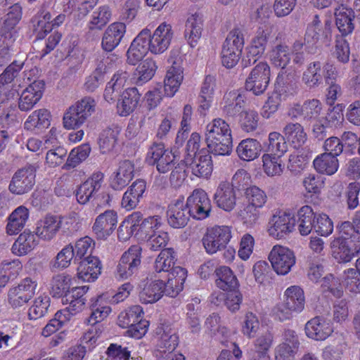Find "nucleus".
<instances>
[{"mask_svg":"<svg viewBox=\"0 0 360 360\" xmlns=\"http://www.w3.org/2000/svg\"><path fill=\"white\" fill-rule=\"evenodd\" d=\"M205 141L209 151L214 155H229L233 146L229 124L221 118L214 119L206 126Z\"/></svg>","mask_w":360,"mask_h":360,"instance_id":"nucleus-1","label":"nucleus"},{"mask_svg":"<svg viewBox=\"0 0 360 360\" xmlns=\"http://www.w3.org/2000/svg\"><path fill=\"white\" fill-rule=\"evenodd\" d=\"M143 309L139 305H134L122 311L118 316V325L127 328V333L136 339L141 338L147 332L148 323L143 320Z\"/></svg>","mask_w":360,"mask_h":360,"instance_id":"nucleus-2","label":"nucleus"},{"mask_svg":"<svg viewBox=\"0 0 360 360\" xmlns=\"http://www.w3.org/2000/svg\"><path fill=\"white\" fill-rule=\"evenodd\" d=\"M274 30V26L271 23H264L259 26L248 48L247 59L243 60L245 66L255 64L264 53L268 41L271 37Z\"/></svg>","mask_w":360,"mask_h":360,"instance_id":"nucleus-3","label":"nucleus"},{"mask_svg":"<svg viewBox=\"0 0 360 360\" xmlns=\"http://www.w3.org/2000/svg\"><path fill=\"white\" fill-rule=\"evenodd\" d=\"M244 45L242 32L239 29L231 30L224 41L221 50V63L227 68L234 67L238 62Z\"/></svg>","mask_w":360,"mask_h":360,"instance_id":"nucleus-4","label":"nucleus"},{"mask_svg":"<svg viewBox=\"0 0 360 360\" xmlns=\"http://www.w3.org/2000/svg\"><path fill=\"white\" fill-rule=\"evenodd\" d=\"M36 172L37 167L31 164L17 169L10 181L8 191L16 195L28 193L35 184Z\"/></svg>","mask_w":360,"mask_h":360,"instance_id":"nucleus-5","label":"nucleus"},{"mask_svg":"<svg viewBox=\"0 0 360 360\" xmlns=\"http://www.w3.org/2000/svg\"><path fill=\"white\" fill-rule=\"evenodd\" d=\"M332 21L326 20L321 25L318 15H316L313 21L307 26L304 34V44L306 48L312 51L316 45L321 41L328 43L332 39Z\"/></svg>","mask_w":360,"mask_h":360,"instance_id":"nucleus-6","label":"nucleus"},{"mask_svg":"<svg viewBox=\"0 0 360 360\" xmlns=\"http://www.w3.org/2000/svg\"><path fill=\"white\" fill-rule=\"evenodd\" d=\"M231 238V227L215 226L208 228L202 238V244L209 254H214L224 249Z\"/></svg>","mask_w":360,"mask_h":360,"instance_id":"nucleus-7","label":"nucleus"},{"mask_svg":"<svg viewBox=\"0 0 360 360\" xmlns=\"http://www.w3.org/2000/svg\"><path fill=\"white\" fill-rule=\"evenodd\" d=\"M141 248L131 246L124 252L116 266L115 275L120 279H127L138 271L141 264Z\"/></svg>","mask_w":360,"mask_h":360,"instance_id":"nucleus-8","label":"nucleus"},{"mask_svg":"<svg viewBox=\"0 0 360 360\" xmlns=\"http://www.w3.org/2000/svg\"><path fill=\"white\" fill-rule=\"evenodd\" d=\"M37 283L33 278L27 277L16 286L8 290V302L13 308L18 309L25 305L35 295Z\"/></svg>","mask_w":360,"mask_h":360,"instance_id":"nucleus-9","label":"nucleus"},{"mask_svg":"<svg viewBox=\"0 0 360 360\" xmlns=\"http://www.w3.org/2000/svg\"><path fill=\"white\" fill-rule=\"evenodd\" d=\"M270 75V67L267 63H259L252 69L245 80L246 90L256 96L263 94L269 86Z\"/></svg>","mask_w":360,"mask_h":360,"instance_id":"nucleus-10","label":"nucleus"},{"mask_svg":"<svg viewBox=\"0 0 360 360\" xmlns=\"http://www.w3.org/2000/svg\"><path fill=\"white\" fill-rule=\"evenodd\" d=\"M269 260L276 274L284 276L288 274L295 264L296 258L293 251L289 248L275 245L269 255Z\"/></svg>","mask_w":360,"mask_h":360,"instance_id":"nucleus-11","label":"nucleus"},{"mask_svg":"<svg viewBox=\"0 0 360 360\" xmlns=\"http://www.w3.org/2000/svg\"><path fill=\"white\" fill-rule=\"evenodd\" d=\"M296 219L290 212L280 211L274 214L269 220V234L277 239H281L295 230Z\"/></svg>","mask_w":360,"mask_h":360,"instance_id":"nucleus-12","label":"nucleus"},{"mask_svg":"<svg viewBox=\"0 0 360 360\" xmlns=\"http://www.w3.org/2000/svg\"><path fill=\"white\" fill-rule=\"evenodd\" d=\"M190 214L194 219L202 220L210 216L212 210L210 200L206 192L195 189L187 198L186 203Z\"/></svg>","mask_w":360,"mask_h":360,"instance_id":"nucleus-13","label":"nucleus"},{"mask_svg":"<svg viewBox=\"0 0 360 360\" xmlns=\"http://www.w3.org/2000/svg\"><path fill=\"white\" fill-rule=\"evenodd\" d=\"M174 158L172 151L165 149L162 143H154L149 148L146 160L148 164L155 165L158 171L164 174L172 169Z\"/></svg>","mask_w":360,"mask_h":360,"instance_id":"nucleus-14","label":"nucleus"},{"mask_svg":"<svg viewBox=\"0 0 360 360\" xmlns=\"http://www.w3.org/2000/svg\"><path fill=\"white\" fill-rule=\"evenodd\" d=\"M184 162L192 174L198 178H208L212 172V157L204 149L195 157L185 156Z\"/></svg>","mask_w":360,"mask_h":360,"instance_id":"nucleus-15","label":"nucleus"},{"mask_svg":"<svg viewBox=\"0 0 360 360\" xmlns=\"http://www.w3.org/2000/svg\"><path fill=\"white\" fill-rule=\"evenodd\" d=\"M117 224V213L114 210H108L96 218L92 230L98 239H106L112 233Z\"/></svg>","mask_w":360,"mask_h":360,"instance_id":"nucleus-16","label":"nucleus"},{"mask_svg":"<svg viewBox=\"0 0 360 360\" xmlns=\"http://www.w3.org/2000/svg\"><path fill=\"white\" fill-rule=\"evenodd\" d=\"M44 86V81L37 80L23 90L18 101L19 109L25 112L32 109L41 98Z\"/></svg>","mask_w":360,"mask_h":360,"instance_id":"nucleus-17","label":"nucleus"},{"mask_svg":"<svg viewBox=\"0 0 360 360\" xmlns=\"http://www.w3.org/2000/svg\"><path fill=\"white\" fill-rule=\"evenodd\" d=\"M213 200L218 207L226 212H231L235 208L236 194L230 182H220L214 194Z\"/></svg>","mask_w":360,"mask_h":360,"instance_id":"nucleus-18","label":"nucleus"},{"mask_svg":"<svg viewBox=\"0 0 360 360\" xmlns=\"http://www.w3.org/2000/svg\"><path fill=\"white\" fill-rule=\"evenodd\" d=\"M188 206L182 200H177L171 203L167 210L168 224L174 229L185 227L191 217Z\"/></svg>","mask_w":360,"mask_h":360,"instance_id":"nucleus-19","label":"nucleus"},{"mask_svg":"<svg viewBox=\"0 0 360 360\" xmlns=\"http://www.w3.org/2000/svg\"><path fill=\"white\" fill-rule=\"evenodd\" d=\"M172 25L165 22H162L155 30L150 39V52L160 54L165 51L173 37Z\"/></svg>","mask_w":360,"mask_h":360,"instance_id":"nucleus-20","label":"nucleus"},{"mask_svg":"<svg viewBox=\"0 0 360 360\" xmlns=\"http://www.w3.org/2000/svg\"><path fill=\"white\" fill-rule=\"evenodd\" d=\"M134 176V165L128 160L121 161L117 169L110 178V186L115 191H120L132 180Z\"/></svg>","mask_w":360,"mask_h":360,"instance_id":"nucleus-21","label":"nucleus"},{"mask_svg":"<svg viewBox=\"0 0 360 360\" xmlns=\"http://www.w3.org/2000/svg\"><path fill=\"white\" fill-rule=\"evenodd\" d=\"M126 33V25L123 22L111 23L104 31L101 47L108 52L113 51L121 42Z\"/></svg>","mask_w":360,"mask_h":360,"instance_id":"nucleus-22","label":"nucleus"},{"mask_svg":"<svg viewBox=\"0 0 360 360\" xmlns=\"http://www.w3.org/2000/svg\"><path fill=\"white\" fill-rule=\"evenodd\" d=\"M103 174L96 172L82 184L77 190L76 196L80 204H85L94 198L101 188Z\"/></svg>","mask_w":360,"mask_h":360,"instance_id":"nucleus-23","label":"nucleus"},{"mask_svg":"<svg viewBox=\"0 0 360 360\" xmlns=\"http://www.w3.org/2000/svg\"><path fill=\"white\" fill-rule=\"evenodd\" d=\"M187 276V271L176 266L167 274V281H164L163 290L165 295L175 297L183 290L184 283Z\"/></svg>","mask_w":360,"mask_h":360,"instance_id":"nucleus-24","label":"nucleus"},{"mask_svg":"<svg viewBox=\"0 0 360 360\" xmlns=\"http://www.w3.org/2000/svg\"><path fill=\"white\" fill-rule=\"evenodd\" d=\"M102 264L96 257L90 256L80 262L77 276L83 281H94L101 273Z\"/></svg>","mask_w":360,"mask_h":360,"instance_id":"nucleus-25","label":"nucleus"},{"mask_svg":"<svg viewBox=\"0 0 360 360\" xmlns=\"http://www.w3.org/2000/svg\"><path fill=\"white\" fill-rule=\"evenodd\" d=\"M305 331L309 338L316 340H323L330 335L333 329L328 321L316 316L307 323Z\"/></svg>","mask_w":360,"mask_h":360,"instance_id":"nucleus-26","label":"nucleus"},{"mask_svg":"<svg viewBox=\"0 0 360 360\" xmlns=\"http://www.w3.org/2000/svg\"><path fill=\"white\" fill-rule=\"evenodd\" d=\"M146 188L144 180L135 181L124 193L121 205L127 210L134 209L140 202Z\"/></svg>","mask_w":360,"mask_h":360,"instance_id":"nucleus-27","label":"nucleus"},{"mask_svg":"<svg viewBox=\"0 0 360 360\" xmlns=\"http://www.w3.org/2000/svg\"><path fill=\"white\" fill-rule=\"evenodd\" d=\"M138 90L135 87L128 88L122 94L118 100L117 112L121 116H127L134 111L140 101Z\"/></svg>","mask_w":360,"mask_h":360,"instance_id":"nucleus-28","label":"nucleus"},{"mask_svg":"<svg viewBox=\"0 0 360 360\" xmlns=\"http://www.w3.org/2000/svg\"><path fill=\"white\" fill-rule=\"evenodd\" d=\"M282 133L295 148H300L307 140L304 127L298 122H287L283 128Z\"/></svg>","mask_w":360,"mask_h":360,"instance_id":"nucleus-29","label":"nucleus"},{"mask_svg":"<svg viewBox=\"0 0 360 360\" xmlns=\"http://www.w3.org/2000/svg\"><path fill=\"white\" fill-rule=\"evenodd\" d=\"M184 79L183 68L176 62L168 69L165 80L164 88L167 96L172 97L178 91Z\"/></svg>","mask_w":360,"mask_h":360,"instance_id":"nucleus-30","label":"nucleus"},{"mask_svg":"<svg viewBox=\"0 0 360 360\" xmlns=\"http://www.w3.org/2000/svg\"><path fill=\"white\" fill-rule=\"evenodd\" d=\"M297 83L293 75L281 70L276 78L275 92L283 98L293 96L297 91Z\"/></svg>","mask_w":360,"mask_h":360,"instance_id":"nucleus-31","label":"nucleus"},{"mask_svg":"<svg viewBox=\"0 0 360 360\" xmlns=\"http://www.w3.org/2000/svg\"><path fill=\"white\" fill-rule=\"evenodd\" d=\"M202 15L199 13L191 15L186 22L184 35L191 47H194L201 37Z\"/></svg>","mask_w":360,"mask_h":360,"instance_id":"nucleus-32","label":"nucleus"},{"mask_svg":"<svg viewBox=\"0 0 360 360\" xmlns=\"http://www.w3.org/2000/svg\"><path fill=\"white\" fill-rule=\"evenodd\" d=\"M61 226V220L56 216L47 215L39 223L36 235L45 240L52 239Z\"/></svg>","mask_w":360,"mask_h":360,"instance_id":"nucleus-33","label":"nucleus"},{"mask_svg":"<svg viewBox=\"0 0 360 360\" xmlns=\"http://www.w3.org/2000/svg\"><path fill=\"white\" fill-rule=\"evenodd\" d=\"M223 101L221 109L223 114L226 117H234L236 115L241 112L244 105V98L238 91H233L226 93L224 96Z\"/></svg>","mask_w":360,"mask_h":360,"instance_id":"nucleus-34","label":"nucleus"},{"mask_svg":"<svg viewBox=\"0 0 360 360\" xmlns=\"http://www.w3.org/2000/svg\"><path fill=\"white\" fill-rule=\"evenodd\" d=\"M215 284L224 291H233L238 286L236 276L232 270L226 266H222L215 270Z\"/></svg>","mask_w":360,"mask_h":360,"instance_id":"nucleus-35","label":"nucleus"},{"mask_svg":"<svg viewBox=\"0 0 360 360\" xmlns=\"http://www.w3.org/2000/svg\"><path fill=\"white\" fill-rule=\"evenodd\" d=\"M29 217V210L25 206L17 207L9 216L6 225L8 235L18 233L25 226Z\"/></svg>","mask_w":360,"mask_h":360,"instance_id":"nucleus-36","label":"nucleus"},{"mask_svg":"<svg viewBox=\"0 0 360 360\" xmlns=\"http://www.w3.org/2000/svg\"><path fill=\"white\" fill-rule=\"evenodd\" d=\"M163 285L164 281L160 279H155L149 283H146L139 292L140 301L144 304L157 302L165 294Z\"/></svg>","mask_w":360,"mask_h":360,"instance_id":"nucleus-37","label":"nucleus"},{"mask_svg":"<svg viewBox=\"0 0 360 360\" xmlns=\"http://www.w3.org/2000/svg\"><path fill=\"white\" fill-rule=\"evenodd\" d=\"M37 245V236L33 233L24 231L13 244L11 251L17 256H23L32 250Z\"/></svg>","mask_w":360,"mask_h":360,"instance_id":"nucleus-38","label":"nucleus"},{"mask_svg":"<svg viewBox=\"0 0 360 360\" xmlns=\"http://www.w3.org/2000/svg\"><path fill=\"white\" fill-rule=\"evenodd\" d=\"M335 15L337 27L342 34L351 33L354 28L352 22L354 18L353 11L342 5L335 9Z\"/></svg>","mask_w":360,"mask_h":360,"instance_id":"nucleus-39","label":"nucleus"},{"mask_svg":"<svg viewBox=\"0 0 360 360\" xmlns=\"http://www.w3.org/2000/svg\"><path fill=\"white\" fill-rule=\"evenodd\" d=\"M51 113L46 108L33 111L24 123V128L27 130L34 129H46L51 124Z\"/></svg>","mask_w":360,"mask_h":360,"instance_id":"nucleus-40","label":"nucleus"},{"mask_svg":"<svg viewBox=\"0 0 360 360\" xmlns=\"http://www.w3.org/2000/svg\"><path fill=\"white\" fill-rule=\"evenodd\" d=\"M91 314L86 321L89 324L94 326L104 320L110 313L111 309L106 304L103 295L91 299Z\"/></svg>","mask_w":360,"mask_h":360,"instance_id":"nucleus-41","label":"nucleus"},{"mask_svg":"<svg viewBox=\"0 0 360 360\" xmlns=\"http://www.w3.org/2000/svg\"><path fill=\"white\" fill-rule=\"evenodd\" d=\"M261 144L254 139H246L240 142L236 153L238 157L244 161H252L260 154Z\"/></svg>","mask_w":360,"mask_h":360,"instance_id":"nucleus-42","label":"nucleus"},{"mask_svg":"<svg viewBox=\"0 0 360 360\" xmlns=\"http://www.w3.org/2000/svg\"><path fill=\"white\" fill-rule=\"evenodd\" d=\"M157 333L160 334L158 343V351L163 355H170L178 345V337L171 329L165 330L163 327L158 328Z\"/></svg>","mask_w":360,"mask_h":360,"instance_id":"nucleus-43","label":"nucleus"},{"mask_svg":"<svg viewBox=\"0 0 360 360\" xmlns=\"http://www.w3.org/2000/svg\"><path fill=\"white\" fill-rule=\"evenodd\" d=\"M120 131V127L115 126L106 128L101 131L98 143L102 153H108L112 151L117 144Z\"/></svg>","mask_w":360,"mask_h":360,"instance_id":"nucleus-44","label":"nucleus"},{"mask_svg":"<svg viewBox=\"0 0 360 360\" xmlns=\"http://www.w3.org/2000/svg\"><path fill=\"white\" fill-rule=\"evenodd\" d=\"M176 261V256L172 248H165L161 250L155 259L153 269L157 274H167L172 271Z\"/></svg>","mask_w":360,"mask_h":360,"instance_id":"nucleus-45","label":"nucleus"},{"mask_svg":"<svg viewBox=\"0 0 360 360\" xmlns=\"http://www.w3.org/2000/svg\"><path fill=\"white\" fill-rule=\"evenodd\" d=\"M315 214L309 205L302 207L297 212V229L302 236L309 235L314 229Z\"/></svg>","mask_w":360,"mask_h":360,"instance_id":"nucleus-46","label":"nucleus"},{"mask_svg":"<svg viewBox=\"0 0 360 360\" xmlns=\"http://www.w3.org/2000/svg\"><path fill=\"white\" fill-rule=\"evenodd\" d=\"M314 169L320 174L332 175L339 167V162L335 155L322 153L318 155L313 162Z\"/></svg>","mask_w":360,"mask_h":360,"instance_id":"nucleus-47","label":"nucleus"},{"mask_svg":"<svg viewBox=\"0 0 360 360\" xmlns=\"http://www.w3.org/2000/svg\"><path fill=\"white\" fill-rule=\"evenodd\" d=\"M111 17L112 11L110 6H101L91 13L88 27L90 30H101L109 22Z\"/></svg>","mask_w":360,"mask_h":360,"instance_id":"nucleus-48","label":"nucleus"},{"mask_svg":"<svg viewBox=\"0 0 360 360\" xmlns=\"http://www.w3.org/2000/svg\"><path fill=\"white\" fill-rule=\"evenodd\" d=\"M333 257L340 263H347L352 260L354 252L349 248L345 238H338L332 243Z\"/></svg>","mask_w":360,"mask_h":360,"instance_id":"nucleus-49","label":"nucleus"},{"mask_svg":"<svg viewBox=\"0 0 360 360\" xmlns=\"http://www.w3.org/2000/svg\"><path fill=\"white\" fill-rule=\"evenodd\" d=\"M284 297L283 302L295 312H300L304 309V292L300 287L294 285L288 288L285 291Z\"/></svg>","mask_w":360,"mask_h":360,"instance_id":"nucleus-50","label":"nucleus"},{"mask_svg":"<svg viewBox=\"0 0 360 360\" xmlns=\"http://www.w3.org/2000/svg\"><path fill=\"white\" fill-rule=\"evenodd\" d=\"M322 64L319 61L310 63L303 72L302 80L309 88H315L321 84Z\"/></svg>","mask_w":360,"mask_h":360,"instance_id":"nucleus-51","label":"nucleus"},{"mask_svg":"<svg viewBox=\"0 0 360 360\" xmlns=\"http://www.w3.org/2000/svg\"><path fill=\"white\" fill-rule=\"evenodd\" d=\"M291 59V51L285 44H278L270 51L271 63L282 70L289 64Z\"/></svg>","mask_w":360,"mask_h":360,"instance_id":"nucleus-52","label":"nucleus"},{"mask_svg":"<svg viewBox=\"0 0 360 360\" xmlns=\"http://www.w3.org/2000/svg\"><path fill=\"white\" fill-rule=\"evenodd\" d=\"M281 158L269 153L262 155L264 172L269 176H280L283 173L285 165Z\"/></svg>","mask_w":360,"mask_h":360,"instance_id":"nucleus-53","label":"nucleus"},{"mask_svg":"<svg viewBox=\"0 0 360 360\" xmlns=\"http://www.w3.org/2000/svg\"><path fill=\"white\" fill-rule=\"evenodd\" d=\"M70 276L60 274L54 276L51 281V292L53 297H65L71 285Z\"/></svg>","mask_w":360,"mask_h":360,"instance_id":"nucleus-54","label":"nucleus"},{"mask_svg":"<svg viewBox=\"0 0 360 360\" xmlns=\"http://www.w3.org/2000/svg\"><path fill=\"white\" fill-rule=\"evenodd\" d=\"M157 66L155 61L151 59H146L141 62L136 68L134 77L136 79V84L142 85L150 80L154 76Z\"/></svg>","mask_w":360,"mask_h":360,"instance_id":"nucleus-55","label":"nucleus"},{"mask_svg":"<svg viewBox=\"0 0 360 360\" xmlns=\"http://www.w3.org/2000/svg\"><path fill=\"white\" fill-rule=\"evenodd\" d=\"M86 122L75 104L70 106L65 112L63 117V124L66 129H75L79 128Z\"/></svg>","mask_w":360,"mask_h":360,"instance_id":"nucleus-56","label":"nucleus"},{"mask_svg":"<svg viewBox=\"0 0 360 360\" xmlns=\"http://www.w3.org/2000/svg\"><path fill=\"white\" fill-rule=\"evenodd\" d=\"M286 139L283 134L274 131L269 134L267 151L269 154L282 156L288 150Z\"/></svg>","mask_w":360,"mask_h":360,"instance_id":"nucleus-57","label":"nucleus"},{"mask_svg":"<svg viewBox=\"0 0 360 360\" xmlns=\"http://www.w3.org/2000/svg\"><path fill=\"white\" fill-rule=\"evenodd\" d=\"M162 224V218L158 215L144 218L137 228V236L141 238L150 237Z\"/></svg>","mask_w":360,"mask_h":360,"instance_id":"nucleus-58","label":"nucleus"},{"mask_svg":"<svg viewBox=\"0 0 360 360\" xmlns=\"http://www.w3.org/2000/svg\"><path fill=\"white\" fill-rule=\"evenodd\" d=\"M75 257L73 246L68 245L65 246L56 256L54 261L51 262L53 269H62L70 266Z\"/></svg>","mask_w":360,"mask_h":360,"instance_id":"nucleus-59","label":"nucleus"},{"mask_svg":"<svg viewBox=\"0 0 360 360\" xmlns=\"http://www.w3.org/2000/svg\"><path fill=\"white\" fill-rule=\"evenodd\" d=\"M322 110L321 103L318 99H309L302 104V119L309 122L316 120L320 115Z\"/></svg>","mask_w":360,"mask_h":360,"instance_id":"nucleus-60","label":"nucleus"},{"mask_svg":"<svg viewBox=\"0 0 360 360\" xmlns=\"http://www.w3.org/2000/svg\"><path fill=\"white\" fill-rule=\"evenodd\" d=\"M49 307V298L46 296H39L37 297L33 304L28 311V317L31 320H37L44 316L48 311Z\"/></svg>","mask_w":360,"mask_h":360,"instance_id":"nucleus-61","label":"nucleus"},{"mask_svg":"<svg viewBox=\"0 0 360 360\" xmlns=\"http://www.w3.org/2000/svg\"><path fill=\"white\" fill-rule=\"evenodd\" d=\"M107 354L112 360H142L141 357L131 356L127 347L117 344H111L107 349Z\"/></svg>","mask_w":360,"mask_h":360,"instance_id":"nucleus-62","label":"nucleus"},{"mask_svg":"<svg viewBox=\"0 0 360 360\" xmlns=\"http://www.w3.org/2000/svg\"><path fill=\"white\" fill-rule=\"evenodd\" d=\"M333 55L342 64H346L349 62L350 49L349 43L342 37L336 39Z\"/></svg>","mask_w":360,"mask_h":360,"instance_id":"nucleus-63","label":"nucleus"},{"mask_svg":"<svg viewBox=\"0 0 360 360\" xmlns=\"http://www.w3.org/2000/svg\"><path fill=\"white\" fill-rule=\"evenodd\" d=\"M245 198L248 204L259 207H262L266 202V193L257 186H251L246 188L245 192Z\"/></svg>","mask_w":360,"mask_h":360,"instance_id":"nucleus-64","label":"nucleus"}]
</instances>
